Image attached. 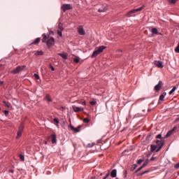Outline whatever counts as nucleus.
Returning <instances> with one entry per match:
<instances>
[{
	"label": "nucleus",
	"mask_w": 179,
	"mask_h": 179,
	"mask_svg": "<svg viewBox=\"0 0 179 179\" xmlns=\"http://www.w3.org/2000/svg\"><path fill=\"white\" fill-rule=\"evenodd\" d=\"M42 42L45 43L48 47H52L55 44V39L51 36H54V32L50 31L49 34H43Z\"/></svg>",
	"instance_id": "nucleus-1"
},
{
	"label": "nucleus",
	"mask_w": 179,
	"mask_h": 179,
	"mask_svg": "<svg viewBox=\"0 0 179 179\" xmlns=\"http://www.w3.org/2000/svg\"><path fill=\"white\" fill-rule=\"evenodd\" d=\"M104 50H106V46L104 45H101L96 48L91 56L92 58H95V57H97V55H99V54H101V52L104 51Z\"/></svg>",
	"instance_id": "nucleus-2"
},
{
	"label": "nucleus",
	"mask_w": 179,
	"mask_h": 179,
	"mask_svg": "<svg viewBox=\"0 0 179 179\" xmlns=\"http://www.w3.org/2000/svg\"><path fill=\"white\" fill-rule=\"evenodd\" d=\"M144 8H145V6H143L138 8L131 10L129 13H127V16L128 17H131V13H136V12H141V10H142V9H143Z\"/></svg>",
	"instance_id": "nucleus-3"
},
{
	"label": "nucleus",
	"mask_w": 179,
	"mask_h": 179,
	"mask_svg": "<svg viewBox=\"0 0 179 179\" xmlns=\"http://www.w3.org/2000/svg\"><path fill=\"white\" fill-rule=\"evenodd\" d=\"M26 68V66H20L15 69L12 73H19L21 71H23Z\"/></svg>",
	"instance_id": "nucleus-4"
},
{
	"label": "nucleus",
	"mask_w": 179,
	"mask_h": 179,
	"mask_svg": "<svg viewBox=\"0 0 179 179\" xmlns=\"http://www.w3.org/2000/svg\"><path fill=\"white\" fill-rule=\"evenodd\" d=\"M62 9L64 12H66V10H70V9H72V6H71V4H63L62 6Z\"/></svg>",
	"instance_id": "nucleus-5"
},
{
	"label": "nucleus",
	"mask_w": 179,
	"mask_h": 179,
	"mask_svg": "<svg viewBox=\"0 0 179 179\" xmlns=\"http://www.w3.org/2000/svg\"><path fill=\"white\" fill-rule=\"evenodd\" d=\"M69 128L73 131V132H80V127L75 128L72 124L70 123Z\"/></svg>",
	"instance_id": "nucleus-6"
},
{
	"label": "nucleus",
	"mask_w": 179,
	"mask_h": 179,
	"mask_svg": "<svg viewBox=\"0 0 179 179\" xmlns=\"http://www.w3.org/2000/svg\"><path fill=\"white\" fill-rule=\"evenodd\" d=\"M156 143H157L159 148L157 149V152H160L162 148H163V145H164V142L162 141H157Z\"/></svg>",
	"instance_id": "nucleus-7"
},
{
	"label": "nucleus",
	"mask_w": 179,
	"mask_h": 179,
	"mask_svg": "<svg viewBox=\"0 0 179 179\" xmlns=\"http://www.w3.org/2000/svg\"><path fill=\"white\" fill-rule=\"evenodd\" d=\"M107 11V5L106 4H103L99 7L98 9V12L103 13Z\"/></svg>",
	"instance_id": "nucleus-8"
},
{
	"label": "nucleus",
	"mask_w": 179,
	"mask_h": 179,
	"mask_svg": "<svg viewBox=\"0 0 179 179\" xmlns=\"http://www.w3.org/2000/svg\"><path fill=\"white\" fill-rule=\"evenodd\" d=\"M72 108L75 113H80V111H83V108L78 107L76 106H72Z\"/></svg>",
	"instance_id": "nucleus-9"
},
{
	"label": "nucleus",
	"mask_w": 179,
	"mask_h": 179,
	"mask_svg": "<svg viewBox=\"0 0 179 179\" xmlns=\"http://www.w3.org/2000/svg\"><path fill=\"white\" fill-rule=\"evenodd\" d=\"M78 31L79 34H80L81 36H85L86 34V32L85 31V29H83V27L82 26L78 27Z\"/></svg>",
	"instance_id": "nucleus-10"
},
{
	"label": "nucleus",
	"mask_w": 179,
	"mask_h": 179,
	"mask_svg": "<svg viewBox=\"0 0 179 179\" xmlns=\"http://www.w3.org/2000/svg\"><path fill=\"white\" fill-rule=\"evenodd\" d=\"M154 64L157 66L158 68H164V65H163V62L161 61H155Z\"/></svg>",
	"instance_id": "nucleus-11"
},
{
	"label": "nucleus",
	"mask_w": 179,
	"mask_h": 179,
	"mask_svg": "<svg viewBox=\"0 0 179 179\" xmlns=\"http://www.w3.org/2000/svg\"><path fill=\"white\" fill-rule=\"evenodd\" d=\"M162 85H163V83H162V81H159L158 84L157 85H155V90L157 92H159V90H160V89H162Z\"/></svg>",
	"instance_id": "nucleus-12"
},
{
	"label": "nucleus",
	"mask_w": 179,
	"mask_h": 179,
	"mask_svg": "<svg viewBox=\"0 0 179 179\" xmlns=\"http://www.w3.org/2000/svg\"><path fill=\"white\" fill-rule=\"evenodd\" d=\"M111 178H114L115 177H117V169H114L112 171L111 173H110Z\"/></svg>",
	"instance_id": "nucleus-13"
},
{
	"label": "nucleus",
	"mask_w": 179,
	"mask_h": 179,
	"mask_svg": "<svg viewBox=\"0 0 179 179\" xmlns=\"http://www.w3.org/2000/svg\"><path fill=\"white\" fill-rule=\"evenodd\" d=\"M58 55L62 57V58H64V59H67L68 58V54L66 53H59Z\"/></svg>",
	"instance_id": "nucleus-14"
},
{
	"label": "nucleus",
	"mask_w": 179,
	"mask_h": 179,
	"mask_svg": "<svg viewBox=\"0 0 179 179\" xmlns=\"http://www.w3.org/2000/svg\"><path fill=\"white\" fill-rule=\"evenodd\" d=\"M52 143H57V136L55 134L52 135Z\"/></svg>",
	"instance_id": "nucleus-15"
},
{
	"label": "nucleus",
	"mask_w": 179,
	"mask_h": 179,
	"mask_svg": "<svg viewBox=\"0 0 179 179\" xmlns=\"http://www.w3.org/2000/svg\"><path fill=\"white\" fill-rule=\"evenodd\" d=\"M35 55H44V52H43V50L36 51Z\"/></svg>",
	"instance_id": "nucleus-16"
},
{
	"label": "nucleus",
	"mask_w": 179,
	"mask_h": 179,
	"mask_svg": "<svg viewBox=\"0 0 179 179\" xmlns=\"http://www.w3.org/2000/svg\"><path fill=\"white\" fill-rule=\"evenodd\" d=\"M166 94H167L166 92H164L162 94H161L160 96H159V100L163 101L164 100V97H166Z\"/></svg>",
	"instance_id": "nucleus-17"
},
{
	"label": "nucleus",
	"mask_w": 179,
	"mask_h": 179,
	"mask_svg": "<svg viewBox=\"0 0 179 179\" xmlns=\"http://www.w3.org/2000/svg\"><path fill=\"white\" fill-rule=\"evenodd\" d=\"M24 129V125H23V124H21L19 127H18V131H20L22 132H23V129Z\"/></svg>",
	"instance_id": "nucleus-18"
},
{
	"label": "nucleus",
	"mask_w": 179,
	"mask_h": 179,
	"mask_svg": "<svg viewBox=\"0 0 179 179\" xmlns=\"http://www.w3.org/2000/svg\"><path fill=\"white\" fill-rule=\"evenodd\" d=\"M22 131H17V136H16V138L17 139H19V138H20L21 136H22Z\"/></svg>",
	"instance_id": "nucleus-19"
},
{
	"label": "nucleus",
	"mask_w": 179,
	"mask_h": 179,
	"mask_svg": "<svg viewBox=\"0 0 179 179\" xmlns=\"http://www.w3.org/2000/svg\"><path fill=\"white\" fill-rule=\"evenodd\" d=\"M173 130H171V131H168V133L165 136L166 138H169V136H171V135H173Z\"/></svg>",
	"instance_id": "nucleus-20"
},
{
	"label": "nucleus",
	"mask_w": 179,
	"mask_h": 179,
	"mask_svg": "<svg viewBox=\"0 0 179 179\" xmlns=\"http://www.w3.org/2000/svg\"><path fill=\"white\" fill-rule=\"evenodd\" d=\"M152 34H158L157 29L156 28H152Z\"/></svg>",
	"instance_id": "nucleus-21"
},
{
	"label": "nucleus",
	"mask_w": 179,
	"mask_h": 179,
	"mask_svg": "<svg viewBox=\"0 0 179 179\" xmlns=\"http://www.w3.org/2000/svg\"><path fill=\"white\" fill-rule=\"evenodd\" d=\"M41 39L40 38H37L35 41L34 43H32L31 44H38V43H40V41Z\"/></svg>",
	"instance_id": "nucleus-22"
},
{
	"label": "nucleus",
	"mask_w": 179,
	"mask_h": 179,
	"mask_svg": "<svg viewBox=\"0 0 179 179\" xmlns=\"http://www.w3.org/2000/svg\"><path fill=\"white\" fill-rule=\"evenodd\" d=\"M79 61H80V58L79 57H76L74 58V62H76V64H78Z\"/></svg>",
	"instance_id": "nucleus-23"
},
{
	"label": "nucleus",
	"mask_w": 179,
	"mask_h": 179,
	"mask_svg": "<svg viewBox=\"0 0 179 179\" xmlns=\"http://www.w3.org/2000/svg\"><path fill=\"white\" fill-rule=\"evenodd\" d=\"M177 89L176 87H173V89L169 92V94H173L174 92H176V90Z\"/></svg>",
	"instance_id": "nucleus-24"
},
{
	"label": "nucleus",
	"mask_w": 179,
	"mask_h": 179,
	"mask_svg": "<svg viewBox=\"0 0 179 179\" xmlns=\"http://www.w3.org/2000/svg\"><path fill=\"white\" fill-rule=\"evenodd\" d=\"M3 103L4 106H6V107H7L8 108H12V106H10V105L6 103V101H3Z\"/></svg>",
	"instance_id": "nucleus-25"
},
{
	"label": "nucleus",
	"mask_w": 179,
	"mask_h": 179,
	"mask_svg": "<svg viewBox=\"0 0 179 179\" xmlns=\"http://www.w3.org/2000/svg\"><path fill=\"white\" fill-rule=\"evenodd\" d=\"M157 148V146H156L155 145H151V150L152 152L155 151V149Z\"/></svg>",
	"instance_id": "nucleus-26"
},
{
	"label": "nucleus",
	"mask_w": 179,
	"mask_h": 179,
	"mask_svg": "<svg viewBox=\"0 0 179 179\" xmlns=\"http://www.w3.org/2000/svg\"><path fill=\"white\" fill-rule=\"evenodd\" d=\"M169 3H172L173 5H174V3H176V2H177V1L178 0H168Z\"/></svg>",
	"instance_id": "nucleus-27"
},
{
	"label": "nucleus",
	"mask_w": 179,
	"mask_h": 179,
	"mask_svg": "<svg viewBox=\"0 0 179 179\" xmlns=\"http://www.w3.org/2000/svg\"><path fill=\"white\" fill-rule=\"evenodd\" d=\"M54 122L56 123L57 127H58V124H59V120L58 119L55 118Z\"/></svg>",
	"instance_id": "nucleus-28"
},
{
	"label": "nucleus",
	"mask_w": 179,
	"mask_h": 179,
	"mask_svg": "<svg viewBox=\"0 0 179 179\" xmlns=\"http://www.w3.org/2000/svg\"><path fill=\"white\" fill-rule=\"evenodd\" d=\"M19 157H20V160H22V162H24V155H20Z\"/></svg>",
	"instance_id": "nucleus-29"
},
{
	"label": "nucleus",
	"mask_w": 179,
	"mask_h": 179,
	"mask_svg": "<svg viewBox=\"0 0 179 179\" xmlns=\"http://www.w3.org/2000/svg\"><path fill=\"white\" fill-rule=\"evenodd\" d=\"M148 163H149V160H146L145 162L143 164V166H141V167L143 169V167H145L148 164Z\"/></svg>",
	"instance_id": "nucleus-30"
},
{
	"label": "nucleus",
	"mask_w": 179,
	"mask_h": 179,
	"mask_svg": "<svg viewBox=\"0 0 179 179\" xmlns=\"http://www.w3.org/2000/svg\"><path fill=\"white\" fill-rule=\"evenodd\" d=\"M148 163H149V160H146L145 162L143 164V166H141V167L143 169V167H145L148 164Z\"/></svg>",
	"instance_id": "nucleus-31"
},
{
	"label": "nucleus",
	"mask_w": 179,
	"mask_h": 179,
	"mask_svg": "<svg viewBox=\"0 0 179 179\" xmlns=\"http://www.w3.org/2000/svg\"><path fill=\"white\" fill-rule=\"evenodd\" d=\"M34 77L35 78V79H36L37 80H38V79H40V76L38 74H34Z\"/></svg>",
	"instance_id": "nucleus-32"
},
{
	"label": "nucleus",
	"mask_w": 179,
	"mask_h": 179,
	"mask_svg": "<svg viewBox=\"0 0 179 179\" xmlns=\"http://www.w3.org/2000/svg\"><path fill=\"white\" fill-rule=\"evenodd\" d=\"M45 99L46 100H48V101H51V98L50 97V95H47Z\"/></svg>",
	"instance_id": "nucleus-33"
},
{
	"label": "nucleus",
	"mask_w": 179,
	"mask_h": 179,
	"mask_svg": "<svg viewBox=\"0 0 179 179\" xmlns=\"http://www.w3.org/2000/svg\"><path fill=\"white\" fill-rule=\"evenodd\" d=\"M96 103H97L96 101H92L90 102V103L91 104V106H94V104H96Z\"/></svg>",
	"instance_id": "nucleus-34"
},
{
	"label": "nucleus",
	"mask_w": 179,
	"mask_h": 179,
	"mask_svg": "<svg viewBox=\"0 0 179 179\" xmlns=\"http://www.w3.org/2000/svg\"><path fill=\"white\" fill-rule=\"evenodd\" d=\"M142 162H143V159H140L138 160L137 163H138V164H141L142 163Z\"/></svg>",
	"instance_id": "nucleus-35"
},
{
	"label": "nucleus",
	"mask_w": 179,
	"mask_h": 179,
	"mask_svg": "<svg viewBox=\"0 0 179 179\" xmlns=\"http://www.w3.org/2000/svg\"><path fill=\"white\" fill-rule=\"evenodd\" d=\"M3 113H4L5 115H6V116L9 115V112L8 110H4Z\"/></svg>",
	"instance_id": "nucleus-36"
},
{
	"label": "nucleus",
	"mask_w": 179,
	"mask_h": 179,
	"mask_svg": "<svg viewBox=\"0 0 179 179\" xmlns=\"http://www.w3.org/2000/svg\"><path fill=\"white\" fill-rule=\"evenodd\" d=\"M57 34H59V36H60V37H62V32L61 31H58Z\"/></svg>",
	"instance_id": "nucleus-37"
},
{
	"label": "nucleus",
	"mask_w": 179,
	"mask_h": 179,
	"mask_svg": "<svg viewBox=\"0 0 179 179\" xmlns=\"http://www.w3.org/2000/svg\"><path fill=\"white\" fill-rule=\"evenodd\" d=\"M80 104L83 106H86V102L85 101H81Z\"/></svg>",
	"instance_id": "nucleus-38"
},
{
	"label": "nucleus",
	"mask_w": 179,
	"mask_h": 179,
	"mask_svg": "<svg viewBox=\"0 0 179 179\" xmlns=\"http://www.w3.org/2000/svg\"><path fill=\"white\" fill-rule=\"evenodd\" d=\"M59 30H64V27H62V25H61V24H59Z\"/></svg>",
	"instance_id": "nucleus-39"
},
{
	"label": "nucleus",
	"mask_w": 179,
	"mask_h": 179,
	"mask_svg": "<svg viewBox=\"0 0 179 179\" xmlns=\"http://www.w3.org/2000/svg\"><path fill=\"white\" fill-rule=\"evenodd\" d=\"M156 138H159V139H162V134H158Z\"/></svg>",
	"instance_id": "nucleus-40"
},
{
	"label": "nucleus",
	"mask_w": 179,
	"mask_h": 179,
	"mask_svg": "<svg viewBox=\"0 0 179 179\" xmlns=\"http://www.w3.org/2000/svg\"><path fill=\"white\" fill-rule=\"evenodd\" d=\"M146 173H149V170L145 171L141 173V176H143V174H146Z\"/></svg>",
	"instance_id": "nucleus-41"
},
{
	"label": "nucleus",
	"mask_w": 179,
	"mask_h": 179,
	"mask_svg": "<svg viewBox=\"0 0 179 179\" xmlns=\"http://www.w3.org/2000/svg\"><path fill=\"white\" fill-rule=\"evenodd\" d=\"M175 169H179V162L175 164Z\"/></svg>",
	"instance_id": "nucleus-42"
},
{
	"label": "nucleus",
	"mask_w": 179,
	"mask_h": 179,
	"mask_svg": "<svg viewBox=\"0 0 179 179\" xmlns=\"http://www.w3.org/2000/svg\"><path fill=\"white\" fill-rule=\"evenodd\" d=\"M84 122H89V119L88 118H85L84 119Z\"/></svg>",
	"instance_id": "nucleus-43"
},
{
	"label": "nucleus",
	"mask_w": 179,
	"mask_h": 179,
	"mask_svg": "<svg viewBox=\"0 0 179 179\" xmlns=\"http://www.w3.org/2000/svg\"><path fill=\"white\" fill-rule=\"evenodd\" d=\"M50 69L51 71H55V69H54V67H52V66H50Z\"/></svg>",
	"instance_id": "nucleus-44"
},
{
	"label": "nucleus",
	"mask_w": 179,
	"mask_h": 179,
	"mask_svg": "<svg viewBox=\"0 0 179 179\" xmlns=\"http://www.w3.org/2000/svg\"><path fill=\"white\" fill-rule=\"evenodd\" d=\"M142 169H143L142 166H141L140 168H138V171H141V170H142Z\"/></svg>",
	"instance_id": "nucleus-45"
},
{
	"label": "nucleus",
	"mask_w": 179,
	"mask_h": 179,
	"mask_svg": "<svg viewBox=\"0 0 179 179\" xmlns=\"http://www.w3.org/2000/svg\"><path fill=\"white\" fill-rule=\"evenodd\" d=\"M150 160H151V161L155 160V157H151Z\"/></svg>",
	"instance_id": "nucleus-46"
},
{
	"label": "nucleus",
	"mask_w": 179,
	"mask_h": 179,
	"mask_svg": "<svg viewBox=\"0 0 179 179\" xmlns=\"http://www.w3.org/2000/svg\"><path fill=\"white\" fill-rule=\"evenodd\" d=\"M9 171H10V173H13V171H12V170H10Z\"/></svg>",
	"instance_id": "nucleus-47"
},
{
	"label": "nucleus",
	"mask_w": 179,
	"mask_h": 179,
	"mask_svg": "<svg viewBox=\"0 0 179 179\" xmlns=\"http://www.w3.org/2000/svg\"><path fill=\"white\" fill-rule=\"evenodd\" d=\"M133 13H131V16H132V14H133Z\"/></svg>",
	"instance_id": "nucleus-48"
},
{
	"label": "nucleus",
	"mask_w": 179,
	"mask_h": 179,
	"mask_svg": "<svg viewBox=\"0 0 179 179\" xmlns=\"http://www.w3.org/2000/svg\"><path fill=\"white\" fill-rule=\"evenodd\" d=\"M2 83H3V82H1V85H2Z\"/></svg>",
	"instance_id": "nucleus-49"
},
{
	"label": "nucleus",
	"mask_w": 179,
	"mask_h": 179,
	"mask_svg": "<svg viewBox=\"0 0 179 179\" xmlns=\"http://www.w3.org/2000/svg\"><path fill=\"white\" fill-rule=\"evenodd\" d=\"M0 110H1V108H0Z\"/></svg>",
	"instance_id": "nucleus-50"
}]
</instances>
